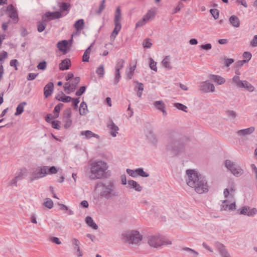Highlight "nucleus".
<instances>
[{
  "label": "nucleus",
  "instance_id": "nucleus-1",
  "mask_svg": "<svg viewBox=\"0 0 257 257\" xmlns=\"http://www.w3.org/2000/svg\"><path fill=\"white\" fill-rule=\"evenodd\" d=\"M186 174L188 179L187 182L188 185L194 188L195 191L202 194L208 191L207 181L205 177L195 170H186Z\"/></svg>",
  "mask_w": 257,
  "mask_h": 257
},
{
  "label": "nucleus",
  "instance_id": "nucleus-2",
  "mask_svg": "<svg viewBox=\"0 0 257 257\" xmlns=\"http://www.w3.org/2000/svg\"><path fill=\"white\" fill-rule=\"evenodd\" d=\"M108 165L103 161H94L90 164V173L89 178L95 180L107 177Z\"/></svg>",
  "mask_w": 257,
  "mask_h": 257
},
{
  "label": "nucleus",
  "instance_id": "nucleus-3",
  "mask_svg": "<svg viewBox=\"0 0 257 257\" xmlns=\"http://www.w3.org/2000/svg\"><path fill=\"white\" fill-rule=\"evenodd\" d=\"M184 145L180 141L179 135L175 132L170 134L167 146V151L173 156H177L183 152Z\"/></svg>",
  "mask_w": 257,
  "mask_h": 257
},
{
  "label": "nucleus",
  "instance_id": "nucleus-4",
  "mask_svg": "<svg viewBox=\"0 0 257 257\" xmlns=\"http://www.w3.org/2000/svg\"><path fill=\"white\" fill-rule=\"evenodd\" d=\"M97 185L101 187L100 195L101 197L109 200L118 196L119 192L114 181L105 183L100 182Z\"/></svg>",
  "mask_w": 257,
  "mask_h": 257
},
{
  "label": "nucleus",
  "instance_id": "nucleus-5",
  "mask_svg": "<svg viewBox=\"0 0 257 257\" xmlns=\"http://www.w3.org/2000/svg\"><path fill=\"white\" fill-rule=\"evenodd\" d=\"M148 243L152 247L158 248L163 245L171 244L172 241L164 236L157 235L149 236L148 237Z\"/></svg>",
  "mask_w": 257,
  "mask_h": 257
},
{
  "label": "nucleus",
  "instance_id": "nucleus-6",
  "mask_svg": "<svg viewBox=\"0 0 257 257\" xmlns=\"http://www.w3.org/2000/svg\"><path fill=\"white\" fill-rule=\"evenodd\" d=\"M122 236V239L128 243L137 244L142 239V236L139 231L136 230L123 233Z\"/></svg>",
  "mask_w": 257,
  "mask_h": 257
},
{
  "label": "nucleus",
  "instance_id": "nucleus-7",
  "mask_svg": "<svg viewBox=\"0 0 257 257\" xmlns=\"http://www.w3.org/2000/svg\"><path fill=\"white\" fill-rule=\"evenodd\" d=\"M232 83L239 89H244L249 92H252L254 87L246 80H240L239 76H234L232 79Z\"/></svg>",
  "mask_w": 257,
  "mask_h": 257
},
{
  "label": "nucleus",
  "instance_id": "nucleus-8",
  "mask_svg": "<svg viewBox=\"0 0 257 257\" xmlns=\"http://www.w3.org/2000/svg\"><path fill=\"white\" fill-rule=\"evenodd\" d=\"M225 165L227 169L236 177L240 176L243 173V170L239 165L229 160L225 161Z\"/></svg>",
  "mask_w": 257,
  "mask_h": 257
},
{
  "label": "nucleus",
  "instance_id": "nucleus-9",
  "mask_svg": "<svg viewBox=\"0 0 257 257\" xmlns=\"http://www.w3.org/2000/svg\"><path fill=\"white\" fill-rule=\"evenodd\" d=\"M48 166L38 167L32 169L31 177L30 178V182L36 179L42 178L47 175Z\"/></svg>",
  "mask_w": 257,
  "mask_h": 257
},
{
  "label": "nucleus",
  "instance_id": "nucleus-10",
  "mask_svg": "<svg viewBox=\"0 0 257 257\" xmlns=\"http://www.w3.org/2000/svg\"><path fill=\"white\" fill-rule=\"evenodd\" d=\"M155 13L154 10H149L147 14L144 16L143 18L136 23V28L137 29L145 25L150 19H153L155 17Z\"/></svg>",
  "mask_w": 257,
  "mask_h": 257
},
{
  "label": "nucleus",
  "instance_id": "nucleus-11",
  "mask_svg": "<svg viewBox=\"0 0 257 257\" xmlns=\"http://www.w3.org/2000/svg\"><path fill=\"white\" fill-rule=\"evenodd\" d=\"M199 87L200 90L204 92H214L215 90L214 85L207 81L201 82Z\"/></svg>",
  "mask_w": 257,
  "mask_h": 257
},
{
  "label": "nucleus",
  "instance_id": "nucleus-12",
  "mask_svg": "<svg viewBox=\"0 0 257 257\" xmlns=\"http://www.w3.org/2000/svg\"><path fill=\"white\" fill-rule=\"evenodd\" d=\"M66 15V14H62L60 12L55 11L54 12H48L44 15V18H47V21H51L52 20L59 19Z\"/></svg>",
  "mask_w": 257,
  "mask_h": 257
},
{
  "label": "nucleus",
  "instance_id": "nucleus-13",
  "mask_svg": "<svg viewBox=\"0 0 257 257\" xmlns=\"http://www.w3.org/2000/svg\"><path fill=\"white\" fill-rule=\"evenodd\" d=\"M215 245L222 257H231L225 246L222 243L217 241L215 243Z\"/></svg>",
  "mask_w": 257,
  "mask_h": 257
},
{
  "label": "nucleus",
  "instance_id": "nucleus-14",
  "mask_svg": "<svg viewBox=\"0 0 257 257\" xmlns=\"http://www.w3.org/2000/svg\"><path fill=\"white\" fill-rule=\"evenodd\" d=\"M235 202L229 204V201L227 200H224L222 201V204L221 205V210L233 211L235 210Z\"/></svg>",
  "mask_w": 257,
  "mask_h": 257
},
{
  "label": "nucleus",
  "instance_id": "nucleus-15",
  "mask_svg": "<svg viewBox=\"0 0 257 257\" xmlns=\"http://www.w3.org/2000/svg\"><path fill=\"white\" fill-rule=\"evenodd\" d=\"M57 5L59 8V12H60L62 14H66L67 15L71 8V5L69 3L65 2H59L57 3Z\"/></svg>",
  "mask_w": 257,
  "mask_h": 257
},
{
  "label": "nucleus",
  "instance_id": "nucleus-16",
  "mask_svg": "<svg viewBox=\"0 0 257 257\" xmlns=\"http://www.w3.org/2000/svg\"><path fill=\"white\" fill-rule=\"evenodd\" d=\"M7 10L9 12V17L13 20L16 21V23L18 21V16L17 11L13 5H10L8 6Z\"/></svg>",
  "mask_w": 257,
  "mask_h": 257
},
{
  "label": "nucleus",
  "instance_id": "nucleus-17",
  "mask_svg": "<svg viewBox=\"0 0 257 257\" xmlns=\"http://www.w3.org/2000/svg\"><path fill=\"white\" fill-rule=\"evenodd\" d=\"M107 126L109 129V133L110 135L112 137H115L117 134H118V131L119 130L118 127L113 122L112 120H110L109 123L107 124Z\"/></svg>",
  "mask_w": 257,
  "mask_h": 257
},
{
  "label": "nucleus",
  "instance_id": "nucleus-18",
  "mask_svg": "<svg viewBox=\"0 0 257 257\" xmlns=\"http://www.w3.org/2000/svg\"><path fill=\"white\" fill-rule=\"evenodd\" d=\"M54 90V84L53 82H49L44 88V94L45 97L50 96Z\"/></svg>",
  "mask_w": 257,
  "mask_h": 257
},
{
  "label": "nucleus",
  "instance_id": "nucleus-19",
  "mask_svg": "<svg viewBox=\"0 0 257 257\" xmlns=\"http://www.w3.org/2000/svg\"><path fill=\"white\" fill-rule=\"evenodd\" d=\"M71 241L74 245V249L76 250V255L79 257L82 256L83 255V254L80 248V241L78 240V239L75 238H73Z\"/></svg>",
  "mask_w": 257,
  "mask_h": 257
},
{
  "label": "nucleus",
  "instance_id": "nucleus-20",
  "mask_svg": "<svg viewBox=\"0 0 257 257\" xmlns=\"http://www.w3.org/2000/svg\"><path fill=\"white\" fill-rule=\"evenodd\" d=\"M254 130L255 127L253 126H251L247 128L239 130L236 132V134L239 136L245 137L247 135H249L252 134L254 131Z\"/></svg>",
  "mask_w": 257,
  "mask_h": 257
},
{
  "label": "nucleus",
  "instance_id": "nucleus-21",
  "mask_svg": "<svg viewBox=\"0 0 257 257\" xmlns=\"http://www.w3.org/2000/svg\"><path fill=\"white\" fill-rule=\"evenodd\" d=\"M55 98L58 101L65 103L69 102L71 99H72L71 97L65 95L62 92H61L60 93L58 94L56 96Z\"/></svg>",
  "mask_w": 257,
  "mask_h": 257
},
{
  "label": "nucleus",
  "instance_id": "nucleus-22",
  "mask_svg": "<svg viewBox=\"0 0 257 257\" xmlns=\"http://www.w3.org/2000/svg\"><path fill=\"white\" fill-rule=\"evenodd\" d=\"M70 66V59L68 58H66L62 60L61 62L59 64V69L62 71L68 70L69 69Z\"/></svg>",
  "mask_w": 257,
  "mask_h": 257
},
{
  "label": "nucleus",
  "instance_id": "nucleus-23",
  "mask_svg": "<svg viewBox=\"0 0 257 257\" xmlns=\"http://www.w3.org/2000/svg\"><path fill=\"white\" fill-rule=\"evenodd\" d=\"M68 45V41L62 40L58 42L57 44V47L60 51L63 52L64 53H66L67 52V47Z\"/></svg>",
  "mask_w": 257,
  "mask_h": 257
},
{
  "label": "nucleus",
  "instance_id": "nucleus-24",
  "mask_svg": "<svg viewBox=\"0 0 257 257\" xmlns=\"http://www.w3.org/2000/svg\"><path fill=\"white\" fill-rule=\"evenodd\" d=\"M209 78L220 85L223 84L225 82V80L223 77L216 75H210Z\"/></svg>",
  "mask_w": 257,
  "mask_h": 257
},
{
  "label": "nucleus",
  "instance_id": "nucleus-25",
  "mask_svg": "<svg viewBox=\"0 0 257 257\" xmlns=\"http://www.w3.org/2000/svg\"><path fill=\"white\" fill-rule=\"evenodd\" d=\"M80 135L84 136L86 139H89L92 137L96 138L97 139L99 138V136L98 135L95 134L89 130L81 132Z\"/></svg>",
  "mask_w": 257,
  "mask_h": 257
},
{
  "label": "nucleus",
  "instance_id": "nucleus-26",
  "mask_svg": "<svg viewBox=\"0 0 257 257\" xmlns=\"http://www.w3.org/2000/svg\"><path fill=\"white\" fill-rule=\"evenodd\" d=\"M229 21L234 27L238 28L240 26V21L238 18L235 15L231 16L229 19Z\"/></svg>",
  "mask_w": 257,
  "mask_h": 257
},
{
  "label": "nucleus",
  "instance_id": "nucleus-27",
  "mask_svg": "<svg viewBox=\"0 0 257 257\" xmlns=\"http://www.w3.org/2000/svg\"><path fill=\"white\" fill-rule=\"evenodd\" d=\"M128 186L129 187H132L138 192L141 191L143 188L139 183L133 180H128Z\"/></svg>",
  "mask_w": 257,
  "mask_h": 257
},
{
  "label": "nucleus",
  "instance_id": "nucleus-28",
  "mask_svg": "<svg viewBox=\"0 0 257 257\" xmlns=\"http://www.w3.org/2000/svg\"><path fill=\"white\" fill-rule=\"evenodd\" d=\"M121 28V24H115V28L111 34L110 38L111 41H114L118 32Z\"/></svg>",
  "mask_w": 257,
  "mask_h": 257
},
{
  "label": "nucleus",
  "instance_id": "nucleus-29",
  "mask_svg": "<svg viewBox=\"0 0 257 257\" xmlns=\"http://www.w3.org/2000/svg\"><path fill=\"white\" fill-rule=\"evenodd\" d=\"M85 222L89 226L92 228L93 229L95 230L98 229L97 225L94 222L91 216H87L85 218Z\"/></svg>",
  "mask_w": 257,
  "mask_h": 257
},
{
  "label": "nucleus",
  "instance_id": "nucleus-30",
  "mask_svg": "<svg viewBox=\"0 0 257 257\" xmlns=\"http://www.w3.org/2000/svg\"><path fill=\"white\" fill-rule=\"evenodd\" d=\"M121 20V10L119 7H117L115 15H114V24H121L120 23Z\"/></svg>",
  "mask_w": 257,
  "mask_h": 257
},
{
  "label": "nucleus",
  "instance_id": "nucleus-31",
  "mask_svg": "<svg viewBox=\"0 0 257 257\" xmlns=\"http://www.w3.org/2000/svg\"><path fill=\"white\" fill-rule=\"evenodd\" d=\"M27 175V170L24 168L21 169L20 171L15 176L18 181L22 180Z\"/></svg>",
  "mask_w": 257,
  "mask_h": 257
},
{
  "label": "nucleus",
  "instance_id": "nucleus-32",
  "mask_svg": "<svg viewBox=\"0 0 257 257\" xmlns=\"http://www.w3.org/2000/svg\"><path fill=\"white\" fill-rule=\"evenodd\" d=\"M154 105L155 106H157L158 105H160V107H158V109L161 111L163 112V114L164 116H166L167 114L166 111L165 110V104L163 101H156L154 102Z\"/></svg>",
  "mask_w": 257,
  "mask_h": 257
},
{
  "label": "nucleus",
  "instance_id": "nucleus-33",
  "mask_svg": "<svg viewBox=\"0 0 257 257\" xmlns=\"http://www.w3.org/2000/svg\"><path fill=\"white\" fill-rule=\"evenodd\" d=\"M74 27L77 31H79L83 29L84 27V22L83 19H79L77 20L74 24Z\"/></svg>",
  "mask_w": 257,
  "mask_h": 257
},
{
  "label": "nucleus",
  "instance_id": "nucleus-34",
  "mask_svg": "<svg viewBox=\"0 0 257 257\" xmlns=\"http://www.w3.org/2000/svg\"><path fill=\"white\" fill-rule=\"evenodd\" d=\"M88 112L86 103L83 101L81 103L79 108V113L81 115H85Z\"/></svg>",
  "mask_w": 257,
  "mask_h": 257
},
{
  "label": "nucleus",
  "instance_id": "nucleus-35",
  "mask_svg": "<svg viewBox=\"0 0 257 257\" xmlns=\"http://www.w3.org/2000/svg\"><path fill=\"white\" fill-rule=\"evenodd\" d=\"M147 137L152 144L153 145H156L158 140L156 135L152 131L149 132V134L147 136Z\"/></svg>",
  "mask_w": 257,
  "mask_h": 257
},
{
  "label": "nucleus",
  "instance_id": "nucleus-36",
  "mask_svg": "<svg viewBox=\"0 0 257 257\" xmlns=\"http://www.w3.org/2000/svg\"><path fill=\"white\" fill-rule=\"evenodd\" d=\"M27 104V102L25 101L20 103L16 108V111L15 113V115H19L23 113L24 111V106Z\"/></svg>",
  "mask_w": 257,
  "mask_h": 257
},
{
  "label": "nucleus",
  "instance_id": "nucleus-37",
  "mask_svg": "<svg viewBox=\"0 0 257 257\" xmlns=\"http://www.w3.org/2000/svg\"><path fill=\"white\" fill-rule=\"evenodd\" d=\"M170 56H167L162 61V65L168 69H171L172 67L170 65Z\"/></svg>",
  "mask_w": 257,
  "mask_h": 257
},
{
  "label": "nucleus",
  "instance_id": "nucleus-38",
  "mask_svg": "<svg viewBox=\"0 0 257 257\" xmlns=\"http://www.w3.org/2000/svg\"><path fill=\"white\" fill-rule=\"evenodd\" d=\"M43 22H39L37 26V30L39 32H42L46 28V21L45 19L44 16H43Z\"/></svg>",
  "mask_w": 257,
  "mask_h": 257
},
{
  "label": "nucleus",
  "instance_id": "nucleus-39",
  "mask_svg": "<svg viewBox=\"0 0 257 257\" xmlns=\"http://www.w3.org/2000/svg\"><path fill=\"white\" fill-rule=\"evenodd\" d=\"M182 250L188 252L189 254L192 255L194 257H197L199 253L195 250L187 247H184L182 248Z\"/></svg>",
  "mask_w": 257,
  "mask_h": 257
},
{
  "label": "nucleus",
  "instance_id": "nucleus-40",
  "mask_svg": "<svg viewBox=\"0 0 257 257\" xmlns=\"http://www.w3.org/2000/svg\"><path fill=\"white\" fill-rule=\"evenodd\" d=\"M80 78L79 77H76L74 80L70 83L72 86L71 92H73L76 88L78 84L79 83Z\"/></svg>",
  "mask_w": 257,
  "mask_h": 257
},
{
  "label": "nucleus",
  "instance_id": "nucleus-41",
  "mask_svg": "<svg viewBox=\"0 0 257 257\" xmlns=\"http://www.w3.org/2000/svg\"><path fill=\"white\" fill-rule=\"evenodd\" d=\"M137 176H140L142 177H148L149 176V174L145 172L143 168H138L136 169Z\"/></svg>",
  "mask_w": 257,
  "mask_h": 257
},
{
  "label": "nucleus",
  "instance_id": "nucleus-42",
  "mask_svg": "<svg viewBox=\"0 0 257 257\" xmlns=\"http://www.w3.org/2000/svg\"><path fill=\"white\" fill-rule=\"evenodd\" d=\"M44 206L49 209H51L53 207V202L50 198H46L43 203Z\"/></svg>",
  "mask_w": 257,
  "mask_h": 257
},
{
  "label": "nucleus",
  "instance_id": "nucleus-43",
  "mask_svg": "<svg viewBox=\"0 0 257 257\" xmlns=\"http://www.w3.org/2000/svg\"><path fill=\"white\" fill-rule=\"evenodd\" d=\"M143 46L144 48H151L152 46V43L151 42V39L149 38L145 39L143 42Z\"/></svg>",
  "mask_w": 257,
  "mask_h": 257
},
{
  "label": "nucleus",
  "instance_id": "nucleus-44",
  "mask_svg": "<svg viewBox=\"0 0 257 257\" xmlns=\"http://www.w3.org/2000/svg\"><path fill=\"white\" fill-rule=\"evenodd\" d=\"M96 73L100 77H103L104 74V66L101 65L96 70Z\"/></svg>",
  "mask_w": 257,
  "mask_h": 257
},
{
  "label": "nucleus",
  "instance_id": "nucleus-45",
  "mask_svg": "<svg viewBox=\"0 0 257 257\" xmlns=\"http://www.w3.org/2000/svg\"><path fill=\"white\" fill-rule=\"evenodd\" d=\"M156 65H157V63L156 62H155L154 60L152 58H149V66L152 70H153L156 72L157 71V67L156 66Z\"/></svg>",
  "mask_w": 257,
  "mask_h": 257
},
{
  "label": "nucleus",
  "instance_id": "nucleus-46",
  "mask_svg": "<svg viewBox=\"0 0 257 257\" xmlns=\"http://www.w3.org/2000/svg\"><path fill=\"white\" fill-rule=\"evenodd\" d=\"M58 116H59V114H55L54 115H53L52 114L49 113L46 116L45 120L47 122L51 123V122L52 120V119L56 118L58 117Z\"/></svg>",
  "mask_w": 257,
  "mask_h": 257
},
{
  "label": "nucleus",
  "instance_id": "nucleus-47",
  "mask_svg": "<svg viewBox=\"0 0 257 257\" xmlns=\"http://www.w3.org/2000/svg\"><path fill=\"white\" fill-rule=\"evenodd\" d=\"M120 77H121V76H120V70L118 69H115V78L114 79V84L115 85H116L118 83Z\"/></svg>",
  "mask_w": 257,
  "mask_h": 257
},
{
  "label": "nucleus",
  "instance_id": "nucleus-48",
  "mask_svg": "<svg viewBox=\"0 0 257 257\" xmlns=\"http://www.w3.org/2000/svg\"><path fill=\"white\" fill-rule=\"evenodd\" d=\"M174 106L179 110H181L186 112H187V110H186V109L187 108V106L182 103H175L174 104Z\"/></svg>",
  "mask_w": 257,
  "mask_h": 257
},
{
  "label": "nucleus",
  "instance_id": "nucleus-49",
  "mask_svg": "<svg viewBox=\"0 0 257 257\" xmlns=\"http://www.w3.org/2000/svg\"><path fill=\"white\" fill-rule=\"evenodd\" d=\"M225 66L228 67L234 62V60L232 58H227L226 57L223 59Z\"/></svg>",
  "mask_w": 257,
  "mask_h": 257
},
{
  "label": "nucleus",
  "instance_id": "nucleus-50",
  "mask_svg": "<svg viewBox=\"0 0 257 257\" xmlns=\"http://www.w3.org/2000/svg\"><path fill=\"white\" fill-rule=\"evenodd\" d=\"M58 169L55 166L49 167L48 166L47 174H55L58 172Z\"/></svg>",
  "mask_w": 257,
  "mask_h": 257
},
{
  "label": "nucleus",
  "instance_id": "nucleus-51",
  "mask_svg": "<svg viewBox=\"0 0 257 257\" xmlns=\"http://www.w3.org/2000/svg\"><path fill=\"white\" fill-rule=\"evenodd\" d=\"M210 13L215 20H216L218 18L219 11L218 10L215 9H210Z\"/></svg>",
  "mask_w": 257,
  "mask_h": 257
},
{
  "label": "nucleus",
  "instance_id": "nucleus-52",
  "mask_svg": "<svg viewBox=\"0 0 257 257\" xmlns=\"http://www.w3.org/2000/svg\"><path fill=\"white\" fill-rule=\"evenodd\" d=\"M64 127L68 128L71 125L72 123V120L71 118H64Z\"/></svg>",
  "mask_w": 257,
  "mask_h": 257
},
{
  "label": "nucleus",
  "instance_id": "nucleus-53",
  "mask_svg": "<svg viewBox=\"0 0 257 257\" xmlns=\"http://www.w3.org/2000/svg\"><path fill=\"white\" fill-rule=\"evenodd\" d=\"M105 1L106 0H102V1L101 2L100 5L99 9L96 11V14L100 15L101 13V12H102V11L104 9L105 7V6L104 5Z\"/></svg>",
  "mask_w": 257,
  "mask_h": 257
},
{
  "label": "nucleus",
  "instance_id": "nucleus-54",
  "mask_svg": "<svg viewBox=\"0 0 257 257\" xmlns=\"http://www.w3.org/2000/svg\"><path fill=\"white\" fill-rule=\"evenodd\" d=\"M53 128L59 130L60 129V121L58 120H52L51 122Z\"/></svg>",
  "mask_w": 257,
  "mask_h": 257
},
{
  "label": "nucleus",
  "instance_id": "nucleus-55",
  "mask_svg": "<svg viewBox=\"0 0 257 257\" xmlns=\"http://www.w3.org/2000/svg\"><path fill=\"white\" fill-rule=\"evenodd\" d=\"M137 84V86L135 88V90L137 91H143L144 90V85L142 83H140L138 81L135 82Z\"/></svg>",
  "mask_w": 257,
  "mask_h": 257
},
{
  "label": "nucleus",
  "instance_id": "nucleus-56",
  "mask_svg": "<svg viewBox=\"0 0 257 257\" xmlns=\"http://www.w3.org/2000/svg\"><path fill=\"white\" fill-rule=\"evenodd\" d=\"M47 63L45 61L40 62L37 67L39 70H44L46 68Z\"/></svg>",
  "mask_w": 257,
  "mask_h": 257
},
{
  "label": "nucleus",
  "instance_id": "nucleus-57",
  "mask_svg": "<svg viewBox=\"0 0 257 257\" xmlns=\"http://www.w3.org/2000/svg\"><path fill=\"white\" fill-rule=\"evenodd\" d=\"M72 110L70 108H68L64 111V118H71Z\"/></svg>",
  "mask_w": 257,
  "mask_h": 257
},
{
  "label": "nucleus",
  "instance_id": "nucleus-58",
  "mask_svg": "<svg viewBox=\"0 0 257 257\" xmlns=\"http://www.w3.org/2000/svg\"><path fill=\"white\" fill-rule=\"evenodd\" d=\"M124 61L122 59H119L117 62V64L115 67L116 69H118L119 70L123 67Z\"/></svg>",
  "mask_w": 257,
  "mask_h": 257
},
{
  "label": "nucleus",
  "instance_id": "nucleus-59",
  "mask_svg": "<svg viewBox=\"0 0 257 257\" xmlns=\"http://www.w3.org/2000/svg\"><path fill=\"white\" fill-rule=\"evenodd\" d=\"M63 106L64 104L61 103H60L58 104L57 105H56L54 109V113H55V114H59L60 109Z\"/></svg>",
  "mask_w": 257,
  "mask_h": 257
},
{
  "label": "nucleus",
  "instance_id": "nucleus-60",
  "mask_svg": "<svg viewBox=\"0 0 257 257\" xmlns=\"http://www.w3.org/2000/svg\"><path fill=\"white\" fill-rule=\"evenodd\" d=\"M71 85V84L70 82H66L64 84V88L65 91H66V93L67 94L70 93V92L67 91V90H69L71 92L72 86Z\"/></svg>",
  "mask_w": 257,
  "mask_h": 257
},
{
  "label": "nucleus",
  "instance_id": "nucleus-61",
  "mask_svg": "<svg viewBox=\"0 0 257 257\" xmlns=\"http://www.w3.org/2000/svg\"><path fill=\"white\" fill-rule=\"evenodd\" d=\"M126 172L129 175L133 177H137V173L136 172V170H131L130 169H126Z\"/></svg>",
  "mask_w": 257,
  "mask_h": 257
},
{
  "label": "nucleus",
  "instance_id": "nucleus-62",
  "mask_svg": "<svg viewBox=\"0 0 257 257\" xmlns=\"http://www.w3.org/2000/svg\"><path fill=\"white\" fill-rule=\"evenodd\" d=\"M86 90V87L84 86H81L76 92V95L77 96H81L82 95Z\"/></svg>",
  "mask_w": 257,
  "mask_h": 257
},
{
  "label": "nucleus",
  "instance_id": "nucleus-63",
  "mask_svg": "<svg viewBox=\"0 0 257 257\" xmlns=\"http://www.w3.org/2000/svg\"><path fill=\"white\" fill-rule=\"evenodd\" d=\"M38 75V73H30L28 75V76L27 77V79L29 81L33 80L36 78V77Z\"/></svg>",
  "mask_w": 257,
  "mask_h": 257
},
{
  "label": "nucleus",
  "instance_id": "nucleus-64",
  "mask_svg": "<svg viewBox=\"0 0 257 257\" xmlns=\"http://www.w3.org/2000/svg\"><path fill=\"white\" fill-rule=\"evenodd\" d=\"M250 45L253 47L257 46V35L253 37L252 40L250 42Z\"/></svg>",
  "mask_w": 257,
  "mask_h": 257
}]
</instances>
